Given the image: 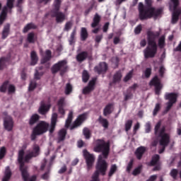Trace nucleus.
I'll use <instances>...</instances> for the list:
<instances>
[{
    "instance_id": "obj_57",
    "label": "nucleus",
    "mask_w": 181,
    "mask_h": 181,
    "mask_svg": "<svg viewBox=\"0 0 181 181\" xmlns=\"http://www.w3.org/2000/svg\"><path fill=\"white\" fill-rule=\"evenodd\" d=\"M141 168H142V166H139L138 168H136V169L134 170L132 174L134 175H136L138 174H139L141 173Z\"/></svg>"
},
{
    "instance_id": "obj_56",
    "label": "nucleus",
    "mask_w": 181,
    "mask_h": 181,
    "mask_svg": "<svg viewBox=\"0 0 181 181\" xmlns=\"http://www.w3.org/2000/svg\"><path fill=\"white\" fill-rule=\"evenodd\" d=\"M37 135H41L40 134L35 133V129H33V133L31 134V140L35 141Z\"/></svg>"
},
{
    "instance_id": "obj_31",
    "label": "nucleus",
    "mask_w": 181,
    "mask_h": 181,
    "mask_svg": "<svg viewBox=\"0 0 181 181\" xmlns=\"http://www.w3.org/2000/svg\"><path fill=\"white\" fill-rule=\"evenodd\" d=\"M62 1L61 0H55L54 1L53 6H54V10L53 13L57 12L59 11L61 7Z\"/></svg>"
},
{
    "instance_id": "obj_4",
    "label": "nucleus",
    "mask_w": 181,
    "mask_h": 181,
    "mask_svg": "<svg viewBox=\"0 0 181 181\" xmlns=\"http://www.w3.org/2000/svg\"><path fill=\"white\" fill-rule=\"evenodd\" d=\"M159 32L148 31L147 33L148 46L144 50L145 58H153L158 52V45H156V38L159 37Z\"/></svg>"
},
{
    "instance_id": "obj_58",
    "label": "nucleus",
    "mask_w": 181,
    "mask_h": 181,
    "mask_svg": "<svg viewBox=\"0 0 181 181\" xmlns=\"http://www.w3.org/2000/svg\"><path fill=\"white\" fill-rule=\"evenodd\" d=\"M142 30V26H141V25H138L135 30H134V33L135 34L138 35L139 33H141V31Z\"/></svg>"
},
{
    "instance_id": "obj_24",
    "label": "nucleus",
    "mask_w": 181,
    "mask_h": 181,
    "mask_svg": "<svg viewBox=\"0 0 181 181\" xmlns=\"http://www.w3.org/2000/svg\"><path fill=\"white\" fill-rule=\"evenodd\" d=\"M52 58V52L49 50H46L45 55L41 59V64H45L49 61Z\"/></svg>"
},
{
    "instance_id": "obj_64",
    "label": "nucleus",
    "mask_w": 181,
    "mask_h": 181,
    "mask_svg": "<svg viewBox=\"0 0 181 181\" xmlns=\"http://www.w3.org/2000/svg\"><path fill=\"white\" fill-rule=\"evenodd\" d=\"M133 97L132 94L129 93V94H127V95H124V100H130L132 99Z\"/></svg>"
},
{
    "instance_id": "obj_14",
    "label": "nucleus",
    "mask_w": 181,
    "mask_h": 181,
    "mask_svg": "<svg viewBox=\"0 0 181 181\" xmlns=\"http://www.w3.org/2000/svg\"><path fill=\"white\" fill-rule=\"evenodd\" d=\"M96 80L97 79L95 78H93L89 82L88 86L87 87H86L85 88H83V93L84 94H88L95 89V85Z\"/></svg>"
},
{
    "instance_id": "obj_29",
    "label": "nucleus",
    "mask_w": 181,
    "mask_h": 181,
    "mask_svg": "<svg viewBox=\"0 0 181 181\" xmlns=\"http://www.w3.org/2000/svg\"><path fill=\"white\" fill-rule=\"evenodd\" d=\"M146 150V149L145 148V147H143V146L137 148L136 151V156L137 158L141 159V158H142V155H144V153H145Z\"/></svg>"
},
{
    "instance_id": "obj_38",
    "label": "nucleus",
    "mask_w": 181,
    "mask_h": 181,
    "mask_svg": "<svg viewBox=\"0 0 181 181\" xmlns=\"http://www.w3.org/2000/svg\"><path fill=\"white\" fill-rule=\"evenodd\" d=\"M90 78V76L89 74L88 73L87 71H83V74H82V80L83 82L86 83L88 81Z\"/></svg>"
},
{
    "instance_id": "obj_48",
    "label": "nucleus",
    "mask_w": 181,
    "mask_h": 181,
    "mask_svg": "<svg viewBox=\"0 0 181 181\" xmlns=\"http://www.w3.org/2000/svg\"><path fill=\"white\" fill-rule=\"evenodd\" d=\"M158 46L160 48L165 47V36H161L158 40Z\"/></svg>"
},
{
    "instance_id": "obj_20",
    "label": "nucleus",
    "mask_w": 181,
    "mask_h": 181,
    "mask_svg": "<svg viewBox=\"0 0 181 181\" xmlns=\"http://www.w3.org/2000/svg\"><path fill=\"white\" fill-rule=\"evenodd\" d=\"M52 165V161H47L46 159L42 160V163L40 166V170H43L46 169L47 171H49L50 167Z\"/></svg>"
},
{
    "instance_id": "obj_8",
    "label": "nucleus",
    "mask_w": 181,
    "mask_h": 181,
    "mask_svg": "<svg viewBox=\"0 0 181 181\" xmlns=\"http://www.w3.org/2000/svg\"><path fill=\"white\" fill-rule=\"evenodd\" d=\"M49 127V123H47L45 121H41L34 128L35 133L42 135V134L46 133L48 131Z\"/></svg>"
},
{
    "instance_id": "obj_33",
    "label": "nucleus",
    "mask_w": 181,
    "mask_h": 181,
    "mask_svg": "<svg viewBox=\"0 0 181 181\" xmlns=\"http://www.w3.org/2000/svg\"><path fill=\"white\" fill-rule=\"evenodd\" d=\"M88 37L87 29L82 28L81 30V38L82 40H86Z\"/></svg>"
},
{
    "instance_id": "obj_40",
    "label": "nucleus",
    "mask_w": 181,
    "mask_h": 181,
    "mask_svg": "<svg viewBox=\"0 0 181 181\" xmlns=\"http://www.w3.org/2000/svg\"><path fill=\"white\" fill-rule=\"evenodd\" d=\"M117 170V165H111V168H110V172H109V173H108V175L110 176V177H111V176H112L115 173V172Z\"/></svg>"
},
{
    "instance_id": "obj_62",
    "label": "nucleus",
    "mask_w": 181,
    "mask_h": 181,
    "mask_svg": "<svg viewBox=\"0 0 181 181\" xmlns=\"http://www.w3.org/2000/svg\"><path fill=\"white\" fill-rule=\"evenodd\" d=\"M158 177L157 175H151L146 181H155L156 178Z\"/></svg>"
},
{
    "instance_id": "obj_23",
    "label": "nucleus",
    "mask_w": 181,
    "mask_h": 181,
    "mask_svg": "<svg viewBox=\"0 0 181 181\" xmlns=\"http://www.w3.org/2000/svg\"><path fill=\"white\" fill-rule=\"evenodd\" d=\"M66 134L67 132L66 129H62L59 130V132H58V137H57L58 142L63 141L66 138Z\"/></svg>"
},
{
    "instance_id": "obj_26",
    "label": "nucleus",
    "mask_w": 181,
    "mask_h": 181,
    "mask_svg": "<svg viewBox=\"0 0 181 181\" xmlns=\"http://www.w3.org/2000/svg\"><path fill=\"white\" fill-rule=\"evenodd\" d=\"M100 20H101V17L98 13H96L93 18L91 27L95 28L96 26H98L100 22Z\"/></svg>"
},
{
    "instance_id": "obj_47",
    "label": "nucleus",
    "mask_w": 181,
    "mask_h": 181,
    "mask_svg": "<svg viewBox=\"0 0 181 181\" xmlns=\"http://www.w3.org/2000/svg\"><path fill=\"white\" fill-rule=\"evenodd\" d=\"M133 124V121L132 120H128L125 123V130L126 132H128L129 129H131L132 127Z\"/></svg>"
},
{
    "instance_id": "obj_9",
    "label": "nucleus",
    "mask_w": 181,
    "mask_h": 181,
    "mask_svg": "<svg viewBox=\"0 0 181 181\" xmlns=\"http://www.w3.org/2000/svg\"><path fill=\"white\" fill-rule=\"evenodd\" d=\"M83 156L86 159L88 170L92 168L95 162V156L93 154L89 153L86 150L83 151Z\"/></svg>"
},
{
    "instance_id": "obj_18",
    "label": "nucleus",
    "mask_w": 181,
    "mask_h": 181,
    "mask_svg": "<svg viewBox=\"0 0 181 181\" xmlns=\"http://www.w3.org/2000/svg\"><path fill=\"white\" fill-rule=\"evenodd\" d=\"M53 16L56 17V21L57 23H61L66 20V15L62 12L55 11L54 12Z\"/></svg>"
},
{
    "instance_id": "obj_63",
    "label": "nucleus",
    "mask_w": 181,
    "mask_h": 181,
    "mask_svg": "<svg viewBox=\"0 0 181 181\" xmlns=\"http://www.w3.org/2000/svg\"><path fill=\"white\" fill-rule=\"evenodd\" d=\"M103 35H98V36H96L95 37V42L97 43H100L103 39Z\"/></svg>"
},
{
    "instance_id": "obj_39",
    "label": "nucleus",
    "mask_w": 181,
    "mask_h": 181,
    "mask_svg": "<svg viewBox=\"0 0 181 181\" xmlns=\"http://www.w3.org/2000/svg\"><path fill=\"white\" fill-rule=\"evenodd\" d=\"M36 26L33 23H29L23 29V33H27L30 29H35Z\"/></svg>"
},
{
    "instance_id": "obj_2",
    "label": "nucleus",
    "mask_w": 181,
    "mask_h": 181,
    "mask_svg": "<svg viewBox=\"0 0 181 181\" xmlns=\"http://www.w3.org/2000/svg\"><path fill=\"white\" fill-rule=\"evenodd\" d=\"M26 148L27 146H23L22 149L19 150L18 153V162L20 164V170L24 181H28V179L27 168L24 165L25 162L29 161V160L33 157H37L40 153V146L37 144H34L33 146V151L28 153L25 156V149H26Z\"/></svg>"
},
{
    "instance_id": "obj_21",
    "label": "nucleus",
    "mask_w": 181,
    "mask_h": 181,
    "mask_svg": "<svg viewBox=\"0 0 181 181\" xmlns=\"http://www.w3.org/2000/svg\"><path fill=\"white\" fill-rule=\"evenodd\" d=\"M38 60H39V58L37 55V53L35 51L31 52V53H30V65L35 66V64H37Z\"/></svg>"
},
{
    "instance_id": "obj_22",
    "label": "nucleus",
    "mask_w": 181,
    "mask_h": 181,
    "mask_svg": "<svg viewBox=\"0 0 181 181\" xmlns=\"http://www.w3.org/2000/svg\"><path fill=\"white\" fill-rule=\"evenodd\" d=\"M10 24H7L6 25H4V29L2 30V33H1V38L3 40H5L9 35L10 33Z\"/></svg>"
},
{
    "instance_id": "obj_55",
    "label": "nucleus",
    "mask_w": 181,
    "mask_h": 181,
    "mask_svg": "<svg viewBox=\"0 0 181 181\" xmlns=\"http://www.w3.org/2000/svg\"><path fill=\"white\" fill-rule=\"evenodd\" d=\"M15 0H7L6 6L8 8L11 9L13 7V2Z\"/></svg>"
},
{
    "instance_id": "obj_5",
    "label": "nucleus",
    "mask_w": 181,
    "mask_h": 181,
    "mask_svg": "<svg viewBox=\"0 0 181 181\" xmlns=\"http://www.w3.org/2000/svg\"><path fill=\"white\" fill-rule=\"evenodd\" d=\"M162 123L158 122L155 127V134L160 137V145L163 146V148L159 151V153H163L165 147L169 144L170 136L169 134L165 133V127H160Z\"/></svg>"
},
{
    "instance_id": "obj_6",
    "label": "nucleus",
    "mask_w": 181,
    "mask_h": 181,
    "mask_svg": "<svg viewBox=\"0 0 181 181\" xmlns=\"http://www.w3.org/2000/svg\"><path fill=\"white\" fill-rule=\"evenodd\" d=\"M68 66L66 60H62L58 63L53 65L52 67V73L57 74L58 71L60 72V75H63L65 72L67 71Z\"/></svg>"
},
{
    "instance_id": "obj_37",
    "label": "nucleus",
    "mask_w": 181,
    "mask_h": 181,
    "mask_svg": "<svg viewBox=\"0 0 181 181\" xmlns=\"http://www.w3.org/2000/svg\"><path fill=\"white\" fill-rule=\"evenodd\" d=\"M8 64V59L6 58H1L0 59V70H3L4 68L6 67Z\"/></svg>"
},
{
    "instance_id": "obj_43",
    "label": "nucleus",
    "mask_w": 181,
    "mask_h": 181,
    "mask_svg": "<svg viewBox=\"0 0 181 181\" xmlns=\"http://www.w3.org/2000/svg\"><path fill=\"white\" fill-rule=\"evenodd\" d=\"M134 70L130 71L124 78V81L127 82L133 77Z\"/></svg>"
},
{
    "instance_id": "obj_15",
    "label": "nucleus",
    "mask_w": 181,
    "mask_h": 181,
    "mask_svg": "<svg viewBox=\"0 0 181 181\" xmlns=\"http://www.w3.org/2000/svg\"><path fill=\"white\" fill-rule=\"evenodd\" d=\"M57 117H58V115L57 113L52 114V119H51V124L49 127V132L51 134L54 132L57 122Z\"/></svg>"
},
{
    "instance_id": "obj_16",
    "label": "nucleus",
    "mask_w": 181,
    "mask_h": 181,
    "mask_svg": "<svg viewBox=\"0 0 181 181\" xmlns=\"http://www.w3.org/2000/svg\"><path fill=\"white\" fill-rule=\"evenodd\" d=\"M50 107V105L45 104L44 102H42L38 109V112L41 115H45L49 110Z\"/></svg>"
},
{
    "instance_id": "obj_42",
    "label": "nucleus",
    "mask_w": 181,
    "mask_h": 181,
    "mask_svg": "<svg viewBox=\"0 0 181 181\" xmlns=\"http://www.w3.org/2000/svg\"><path fill=\"white\" fill-rule=\"evenodd\" d=\"M99 121L101 123V124L103 125V127H104L105 128L108 127L109 122H108L107 119L100 117Z\"/></svg>"
},
{
    "instance_id": "obj_32",
    "label": "nucleus",
    "mask_w": 181,
    "mask_h": 181,
    "mask_svg": "<svg viewBox=\"0 0 181 181\" xmlns=\"http://www.w3.org/2000/svg\"><path fill=\"white\" fill-rule=\"evenodd\" d=\"M87 57H88L87 52H82L76 56V59L78 62H82L87 58Z\"/></svg>"
},
{
    "instance_id": "obj_13",
    "label": "nucleus",
    "mask_w": 181,
    "mask_h": 181,
    "mask_svg": "<svg viewBox=\"0 0 181 181\" xmlns=\"http://www.w3.org/2000/svg\"><path fill=\"white\" fill-rule=\"evenodd\" d=\"M4 126L7 131H11L13 127V122L10 116H6L4 119Z\"/></svg>"
},
{
    "instance_id": "obj_36",
    "label": "nucleus",
    "mask_w": 181,
    "mask_h": 181,
    "mask_svg": "<svg viewBox=\"0 0 181 181\" xmlns=\"http://www.w3.org/2000/svg\"><path fill=\"white\" fill-rule=\"evenodd\" d=\"M112 111H113V105H108L104 109V115L107 116V115L111 114L112 112Z\"/></svg>"
},
{
    "instance_id": "obj_1",
    "label": "nucleus",
    "mask_w": 181,
    "mask_h": 181,
    "mask_svg": "<svg viewBox=\"0 0 181 181\" xmlns=\"http://www.w3.org/2000/svg\"><path fill=\"white\" fill-rule=\"evenodd\" d=\"M96 145L94 147V151L102 152V154L98 156V164L96 166V171L92 176L91 181H100L98 177L99 174L105 175L107 170L108 164L105 159L108 158L110 152V144L105 142L104 140L98 139L95 141Z\"/></svg>"
},
{
    "instance_id": "obj_10",
    "label": "nucleus",
    "mask_w": 181,
    "mask_h": 181,
    "mask_svg": "<svg viewBox=\"0 0 181 181\" xmlns=\"http://www.w3.org/2000/svg\"><path fill=\"white\" fill-rule=\"evenodd\" d=\"M150 86H153L155 87L156 94L159 95L160 89H162V84H160V81L158 78V76H155L151 81Z\"/></svg>"
},
{
    "instance_id": "obj_28",
    "label": "nucleus",
    "mask_w": 181,
    "mask_h": 181,
    "mask_svg": "<svg viewBox=\"0 0 181 181\" xmlns=\"http://www.w3.org/2000/svg\"><path fill=\"white\" fill-rule=\"evenodd\" d=\"M40 119V116L37 114L33 115L29 120L30 125L35 124Z\"/></svg>"
},
{
    "instance_id": "obj_53",
    "label": "nucleus",
    "mask_w": 181,
    "mask_h": 181,
    "mask_svg": "<svg viewBox=\"0 0 181 181\" xmlns=\"http://www.w3.org/2000/svg\"><path fill=\"white\" fill-rule=\"evenodd\" d=\"M152 73V69L148 68L146 69V71H144V76L146 77V78H148L151 76V74Z\"/></svg>"
},
{
    "instance_id": "obj_30",
    "label": "nucleus",
    "mask_w": 181,
    "mask_h": 181,
    "mask_svg": "<svg viewBox=\"0 0 181 181\" xmlns=\"http://www.w3.org/2000/svg\"><path fill=\"white\" fill-rule=\"evenodd\" d=\"M122 78V74L120 71H117L113 76V82L119 83L121 81Z\"/></svg>"
},
{
    "instance_id": "obj_50",
    "label": "nucleus",
    "mask_w": 181,
    "mask_h": 181,
    "mask_svg": "<svg viewBox=\"0 0 181 181\" xmlns=\"http://www.w3.org/2000/svg\"><path fill=\"white\" fill-rule=\"evenodd\" d=\"M160 110V105L159 103H157L156 105V107L153 110V116L156 115L158 114V112Z\"/></svg>"
},
{
    "instance_id": "obj_25",
    "label": "nucleus",
    "mask_w": 181,
    "mask_h": 181,
    "mask_svg": "<svg viewBox=\"0 0 181 181\" xmlns=\"http://www.w3.org/2000/svg\"><path fill=\"white\" fill-rule=\"evenodd\" d=\"M11 177V171L9 167H6L2 181H8Z\"/></svg>"
},
{
    "instance_id": "obj_52",
    "label": "nucleus",
    "mask_w": 181,
    "mask_h": 181,
    "mask_svg": "<svg viewBox=\"0 0 181 181\" xmlns=\"http://www.w3.org/2000/svg\"><path fill=\"white\" fill-rule=\"evenodd\" d=\"M179 173V172L177 171V170L176 169H173L170 172V175L175 179L176 177L177 176V174Z\"/></svg>"
},
{
    "instance_id": "obj_3",
    "label": "nucleus",
    "mask_w": 181,
    "mask_h": 181,
    "mask_svg": "<svg viewBox=\"0 0 181 181\" xmlns=\"http://www.w3.org/2000/svg\"><path fill=\"white\" fill-rule=\"evenodd\" d=\"M145 3L148 7H144L143 3L139 4V18L141 20H146L151 18L156 19L158 17L160 16L163 11L162 8H154L151 7L152 0H145Z\"/></svg>"
},
{
    "instance_id": "obj_11",
    "label": "nucleus",
    "mask_w": 181,
    "mask_h": 181,
    "mask_svg": "<svg viewBox=\"0 0 181 181\" xmlns=\"http://www.w3.org/2000/svg\"><path fill=\"white\" fill-rule=\"evenodd\" d=\"M8 88V93H14L16 88L14 86L9 84L8 81L4 82L0 87V91L4 93Z\"/></svg>"
},
{
    "instance_id": "obj_12",
    "label": "nucleus",
    "mask_w": 181,
    "mask_h": 181,
    "mask_svg": "<svg viewBox=\"0 0 181 181\" xmlns=\"http://www.w3.org/2000/svg\"><path fill=\"white\" fill-rule=\"evenodd\" d=\"M88 117V115L86 113L82 114L78 117V118L75 120L74 125L71 127V129H74V128L80 126Z\"/></svg>"
},
{
    "instance_id": "obj_59",
    "label": "nucleus",
    "mask_w": 181,
    "mask_h": 181,
    "mask_svg": "<svg viewBox=\"0 0 181 181\" xmlns=\"http://www.w3.org/2000/svg\"><path fill=\"white\" fill-rule=\"evenodd\" d=\"M133 160H131L130 162L129 163L127 168V172H130L132 167H133Z\"/></svg>"
},
{
    "instance_id": "obj_60",
    "label": "nucleus",
    "mask_w": 181,
    "mask_h": 181,
    "mask_svg": "<svg viewBox=\"0 0 181 181\" xmlns=\"http://www.w3.org/2000/svg\"><path fill=\"white\" fill-rule=\"evenodd\" d=\"M151 132V123L147 122L146 124V132L149 133Z\"/></svg>"
},
{
    "instance_id": "obj_27",
    "label": "nucleus",
    "mask_w": 181,
    "mask_h": 181,
    "mask_svg": "<svg viewBox=\"0 0 181 181\" xmlns=\"http://www.w3.org/2000/svg\"><path fill=\"white\" fill-rule=\"evenodd\" d=\"M6 14H7V7L5 6L3 8L2 11L0 14V25L3 24L4 20L6 19Z\"/></svg>"
},
{
    "instance_id": "obj_46",
    "label": "nucleus",
    "mask_w": 181,
    "mask_h": 181,
    "mask_svg": "<svg viewBox=\"0 0 181 181\" xmlns=\"http://www.w3.org/2000/svg\"><path fill=\"white\" fill-rule=\"evenodd\" d=\"M73 87L70 83L66 84L65 88V94L69 95L72 92Z\"/></svg>"
},
{
    "instance_id": "obj_35",
    "label": "nucleus",
    "mask_w": 181,
    "mask_h": 181,
    "mask_svg": "<svg viewBox=\"0 0 181 181\" xmlns=\"http://www.w3.org/2000/svg\"><path fill=\"white\" fill-rule=\"evenodd\" d=\"M27 40L30 43H34L37 40V37L33 33L28 35Z\"/></svg>"
},
{
    "instance_id": "obj_34",
    "label": "nucleus",
    "mask_w": 181,
    "mask_h": 181,
    "mask_svg": "<svg viewBox=\"0 0 181 181\" xmlns=\"http://www.w3.org/2000/svg\"><path fill=\"white\" fill-rule=\"evenodd\" d=\"M73 119V112H69L68 117L65 122V127H69Z\"/></svg>"
},
{
    "instance_id": "obj_45",
    "label": "nucleus",
    "mask_w": 181,
    "mask_h": 181,
    "mask_svg": "<svg viewBox=\"0 0 181 181\" xmlns=\"http://www.w3.org/2000/svg\"><path fill=\"white\" fill-rule=\"evenodd\" d=\"M76 35V30L74 29L73 30V32L71 33V37H70V39H69V44L70 45H73L74 44Z\"/></svg>"
},
{
    "instance_id": "obj_54",
    "label": "nucleus",
    "mask_w": 181,
    "mask_h": 181,
    "mask_svg": "<svg viewBox=\"0 0 181 181\" xmlns=\"http://www.w3.org/2000/svg\"><path fill=\"white\" fill-rule=\"evenodd\" d=\"M36 86L37 84L34 81L30 82L28 90L30 91L33 90L36 88Z\"/></svg>"
},
{
    "instance_id": "obj_61",
    "label": "nucleus",
    "mask_w": 181,
    "mask_h": 181,
    "mask_svg": "<svg viewBox=\"0 0 181 181\" xmlns=\"http://www.w3.org/2000/svg\"><path fill=\"white\" fill-rule=\"evenodd\" d=\"M66 170H67L66 166L64 165L62 168L59 169V173L62 174V173H65L66 171Z\"/></svg>"
},
{
    "instance_id": "obj_51",
    "label": "nucleus",
    "mask_w": 181,
    "mask_h": 181,
    "mask_svg": "<svg viewBox=\"0 0 181 181\" xmlns=\"http://www.w3.org/2000/svg\"><path fill=\"white\" fill-rule=\"evenodd\" d=\"M72 26H73V23L72 22H68V23H66L64 30L65 31H69V30H71Z\"/></svg>"
},
{
    "instance_id": "obj_17",
    "label": "nucleus",
    "mask_w": 181,
    "mask_h": 181,
    "mask_svg": "<svg viewBox=\"0 0 181 181\" xmlns=\"http://www.w3.org/2000/svg\"><path fill=\"white\" fill-rule=\"evenodd\" d=\"M95 71L98 74L105 72L107 70V65L106 63H100L98 66L95 67Z\"/></svg>"
},
{
    "instance_id": "obj_44",
    "label": "nucleus",
    "mask_w": 181,
    "mask_h": 181,
    "mask_svg": "<svg viewBox=\"0 0 181 181\" xmlns=\"http://www.w3.org/2000/svg\"><path fill=\"white\" fill-rule=\"evenodd\" d=\"M83 134L84 135V136L86 137V139H90V131L89 129L88 128H84L83 130Z\"/></svg>"
},
{
    "instance_id": "obj_7",
    "label": "nucleus",
    "mask_w": 181,
    "mask_h": 181,
    "mask_svg": "<svg viewBox=\"0 0 181 181\" xmlns=\"http://www.w3.org/2000/svg\"><path fill=\"white\" fill-rule=\"evenodd\" d=\"M179 95L177 93H166L165 95V100H168L169 102L166 103L167 107L165 108V113L168 112L173 106V104L177 101Z\"/></svg>"
},
{
    "instance_id": "obj_19",
    "label": "nucleus",
    "mask_w": 181,
    "mask_h": 181,
    "mask_svg": "<svg viewBox=\"0 0 181 181\" xmlns=\"http://www.w3.org/2000/svg\"><path fill=\"white\" fill-rule=\"evenodd\" d=\"M58 107H59V113H60L62 115H65V110L64 109V107L66 105L65 99L64 98H62L58 101Z\"/></svg>"
},
{
    "instance_id": "obj_41",
    "label": "nucleus",
    "mask_w": 181,
    "mask_h": 181,
    "mask_svg": "<svg viewBox=\"0 0 181 181\" xmlns=\"http://www.w3.org/2000/svg\"><path fill=\"white\" fill-rule=\"evenodd\" d=\"M159 163V155H155L153 156L152 160L151 161V165H154Z\"/></svg>"
},
{
    "instance_id": "obj_49",
    "label": "nucleus",
    "mask_w": 181,
    "mask_h": 181,
    "mask_svg": "<svg viewBox=\"0 0 181 181\" xmlns=\"http://www.w3.org/2000/svg\"><path fill=\"white\" fill-rule=\"evenodd\" d=\"M6 153V148L4 146L1 147L0 148V159H2L5 156Z\"/></svg>"
}]
</instances>
